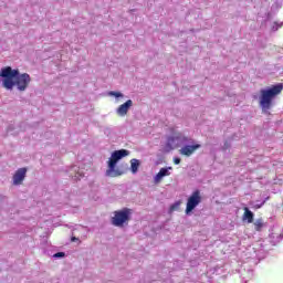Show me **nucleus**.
<instances>
[{"label":"nucleus","instance_id":"16","mask_svg":"<svg viewBox=\"0 0 283 283\" xmlns=\"http://www.w3.org/2000/svg\"><path fill=\"white\" fill-rule=\"evenodd\" d=\"M174 164L175 165H180V157H175L174 158Z\"/></svg>","mask_w":283,"mask_h":283},{"label":"nucleus","instance_id":"8","mask_svg":"<svg viewBox=\"0 0 283 283\" xmlns=\"http://www.w3.org/2000/svg\"><path fill=\"white\" fill-rule=\"evenodd\" d=\"M134 102L132 99H127L124 104L119 105L117 108V116H127V112H129Z\"/></svg>","mask_w":283,"mask_h":283},{"label":"nucleus","instance_id":"10","mask_svg":"<svg viewBox=\"0 0 283 283\" xmlns=\"http://www.w3.org/2000/svg\"><path fill=\"white\" fill-rule=\"evenodd\" d=\"M243 216H242V220L243 222L244 221H248V224H251L253 223V218H254V214L251 210H249L248 207L243 208Z\"/></svg>","mask_w":283,"mask_h":283},{"label":"nucleus","instance_id":"15","mask_svg":"<svg viewBox=\"0 0 283 283\" xmlns=\"http://www.w3.org/2000/svg\"><path fill=\"white\" fill-rule=\"evenodd\" d=\"M53 258H65V253L64 252H57L53 255Z\"/></svg>","mask_w":283,"mask_h":283},{"label":"nucleus","instance_id":"1","mask_svg":"<svg viewBox=\"0 0 283 283\" xmlns=\"http://www.w3.org/2000/svg\"><path fill=\"white\" fill-rule=\"evenodd\" d=\"M0 76L4 78L2 85L6 90H12L17 85L19 92H25L32 81L30 74H20L19 70H12L10 66L1 69Z\"/></svg>","mask_w":283,"mask_h":283},{"label":"nucleus","instance_id":"14","mask_svg":"<svg viewBox=\"0 0 283 283\" xmlns=\"http://www.w3.org/2000/svg\"><path fill=\"white\" fill-rule=\"evenodd\" d=\"M109 96H115V98H120L123 96V93H118V92H109Z\"/></svg>","mask_w":283,"mask_h":283},{"label":"nucleus","instance_id":"9","mask_svg":"<svg viewBox=\"0 0 283 283\" xmlns=\"http://www.w3.org/2000/svg\"><path fill=\"white\" fill-rule=\"evenodd\" d=\"M171 169V167L160 168L159 172L155 176V184L158 185L159 182H161L165 176H171V172H169V170Z\"/></svg>","mask_w":283,"mask_h":283},{"label":"nucleus","instance_id":"5","mask_svg":"<svg viewBox=\"0 0 283 283\" xmlns=\"http://www.w3.org/2000/svg\"><path fill=\"white\" fill-rule=\"evenodd\" d=\"M200 202H202V193L200 192V190H195L190 197L187 200L186 203V213L187 216H189V213H191V211H193V209H196V207H198V205H200Z\"/></svg>","mask_w":283,"mask_h":283},{"label":"nucleus","instance_id":"13","mask_svg":"<svg viewBox=\"0 0 283 283\" xmlns=\"http://www.w3.org/2000/svg\"><path fill=\"white\" fill-rule=\"evenodd\" d=\"M180 205H182L181 201L175 202L172 206H170V211H178V209H180Z\"/></svg>","mask_w":283,"mask_h":283},{"label":"nucleus","instance_id":"7","mask_svg":"<svg viewBox=\"0 0 283 283\" xmlns=\"http://www.w3.org/2000/svg\"><path fill=\"white\" fill-rule=\"evenodd\" d=\"M28 174V168H20L13 175V185H21L25 180V175Z\"/></svg>","mask_w":283,"mask_h":283},{"label":"nucleus","instance_id":"18","mask_svg":"<svg viewBox=\"0 0 283 283\" xmlns=\"http://www.w3.org/2000/svg\"><path fill=\"white\" fill-rule=\"evenodd\" d=\"M266 200H269V197H266V199L262 202V205H264L266 202ZM262 205H261V207H262Z\"/></svg>","mask_w":283,"mask_h":283},{"label":"nucleus","instance_id":"3","mask_svg":"<svg viewBox=\"0 0 283 283\" xmlns=\"http://www.w3.org/2000/svg\"><path fill=\"white\" fill-rule=\"evenodd\" d=\"M129 154V150L127 149H120V150H115L111 155V158L108 160V169L106 170V176L109 178H118V176H123V171L116 169V164L118 160L125 158Z\"/></svg>","mask_w":283,"mask_h":283},{"label":"nucleus","instance_id":"17","mask_svg":"<svg viewBox=\"0 0 283 283\" xmlns=\"http://www.w3.org/2000/svg\"><path fill=\"white\" fill-rule=\"evenodd\" d=\"M71 241H72V242H78V238L73 237V238H71Z\"/></svg>","mask_w":283,"mask_h":283},{"label":"nucleus","instance_id":"6","mask_svg":"<svg viewBox=\"0 0 283 283\" xmlns=\"http://www.w3.org/2000/svg\"><path fill=\"white\" fill-rule=\"evenodd\" d=\"M200 144L186 145L179 150V154H181V156H187V158H189V156H193L196 150L200 149Z\"/></svg>","mask_w":283,"mask_h":283},{"label":"nucleus","instance_id":"11","mask_svg":"<svg viewBox=\"0 0 283 283\" xmlns=\"http://www.w3.org/2000/svg\"><path fill=\"white\" fill-rule=\"evenodd\" d=\"M254 230L260 232L264 227H266V223L264 222V219L259 218L253 222Z\"/></svg>","mask_w":283,"mask_h":283},{"label":"nucleus","instance_id":"4","mask_svg":"<svg viewBox=\"0 0 283 283\" xmlns=\"http://www.w3.org/2000/svg\"><path fill=\"white\" fill-rule=\"evenodd\" d=\"M132 209L123 208L122 210L114 211V216L111 219L113 227H125V224H129V220H132Z\"/></svg>","mask_w":283,"mask_h":283},{"label":"nucleus","instance_id":"2","mask_svg":"<svg viewBox=\"0 0 283 283\" xmlns=\"http://www.w3.org/2000/svg\"><path fill=\"white\" fill-rule=\"evenodd\" d=\"M282 91L283 83H279L270 88H263L260 91L259 105L262 112H269V109L273 107V98H275V96H280Z\"/></svg>","mask_w":283,"mask_h":283},{"label":"nucleus","instance_id":"12","mask_svg":"<svg viewBox=\"0 0 283 283\" xmlns=\"http://www.w3.org/2000/svg\"><path fill=\"white\" fill-rule=\"evenodd\" d=\"M138 167H140V161L138 159H132L130 160L132 174H137L138 172Z\"/></svg>","mask_w":283,"mask_h":283}]
</instances>
